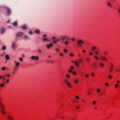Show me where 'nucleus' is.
<instances>
[{"instance_id": "nucleus-1", "label": "nucleus", "mask_w": 120, "mask_h": 120, "mask_svg": "<svg viewBox=\"0 0 120 120\" xmlns=\"http://www.w3.org/2000/svg\"><path fill=\"white\" fill-rule=\"evenodd\" d=\"M1 99L0 98V109L1 113L3 114H4L5 112L4 110V106L3 104L1 101Z\"/></svg>"}, {"instance_id": "nucleus-2", "label": "nucleus", "mask_w": 120, "mask_h": 120, "mask_svg": "<svg viewBox=\"0 0 120 120\" xmlns=\"http://www.w3.org/2000/svg\"><path fill=\"white\" fill-rule=\"evenodd\" d=\"M42 40L45 42H49L50 41V39L49 38H47V35L45 34H43L42 36Z\"/></svg>"}, {"instance_id": "nucleus-3", "label": "nucleus", "mask_w": 120, "mask_h": 120, "mask_svg": "<svg viewBox=\"0 0 120 120\" xmlns=\"http://www.w3.org/2000/svg\"><path fill=\"white\" fill-rule=\"evenodd\" d=\"M84 43L83 41L82 40H79L77 41L78 45L79 47L82 46Z\"/></svg>"}, {"instance_id": "nucleus-4", "label": "nucleus", "mask_w": 120, "mask_h": 120, "mask_svg": "<svg viewBox=\"0 0 120 120\" xmlns=\"http://www.w3.org/2000/svg\"><path fill=\"white\" fill-rule=\"evenodd\" d=\"M65 82L68 87H72V84L69 81L66 80L65 81Z\"/></svg>"}, {"instance_id": "nucleus-5", "label": "nucleus", "mask_w": 120, "mask_h": 120, "mask_svg": "<svg viewBox=\"0 0 120 120\" xmlns=\"http://www.w3.org/2000/svg\"><path fill=\"white\" fill-rule=\"evenodd\" d=\"M53 44L52 43H50L46 45V47L48 49H50L51 48L53 47Z\"/></svg>"}, {"instance_id": "nucleus-6", "label": "nucleus", "mask_w": 120, "mask_h": 120, "mask_svg": "<svg viewBox=\"0 0 120 120\" xmlns=\"http://www.w3.org/2000/svg\"><path fill=\"white\" fill-rule=\"evenodd\" d=\"M31 58L33 60H35L36 61H38L39 59V58L38 56H31Z\"/></svg>"}, {"instance_id": "nucleus-7", "label": "nucleus", "mask_w": 120, "mask_h": 120, "mask_svg": "<svg viewBox=\"0 0 120 120\" xmlns=\"http://www.w3.org/2000/svg\"><path fill=\"white\" fill-rule=\"evenodd\" d=\"M5 10L7 13V14L8 15H10L11 14V11L8 8L6 7L5 8Z\"/></svg>"}, {"instance_id": "nucleus-8", "label": "nucleus", "mask_w": 120, "mask_h": 120, "mask_svg": "<svg viewBox=\"0 0 120 120\" xmlns=\"http://www.w3.org/2000/svg\"><path fill=\"white\" fill-rule=\"evenodd\" d=\"M68 38V36L65 35L62 36L60 37V38L62 40H64L67 39Z\"/></svg>"}, {"instance_id": "nucleus-9", "label": "nucleus", "mask_w": 120, "mask_h": 120, "mask_svg": "<svg viewBox=\"0 0 120 120\" xmlns=\"http://www.w3.org/2000/svg\"><path fill=\"white\" fill-rule=\"evenodd\" d=\"M23 34V33L22 32H19L17 33L16 36L17 37H21Z\"/></svg>"}, {"instance_id": "nucleus-10", "label": "nucleus", "mask_w": 120, "mask_h": 120, "mask_svg": "<svg viewBox=\"0 0 120 120\" xmlns=\"http://www.w3.org/2000/svg\"><path fill=\"white\" fill-rule=\"evenodd\" d=\"M16 47V44L15 42H13L12 43V48L13 49H15Z\"/></svg>"}, {"instance_id": "nucleus-11", "label": "nucleus", "mask_w": 120, "mask_h": 120, "mask_svg": "<svg viewBox=\"0 0 120 120\" xmlns=\"http://www.w3.org/2000/svg\"><path fill=\"white\" fill-rule=\"evenodd\" d=\"M5 29L4 27H2L1 29V34H3L5 32Z\"/></svg>"}, {"instance_id": "nucleus-12", "label": "nucleus", "mask_w": 120, "mask_h": 120, "mask_svg": "<svg viewBox=\"0 0 120 120\" xmlns=\"http://www.w3.org/2000/svg\"><path fill=\"white\" fill-rule=\"evenodd\" d=\"M60 41V40L58 38H56L55 41H53V42L54 44H56L57 43Z\"/></svg>"}, {"instance_id": "nucleus-13", "label": "nucleus", "mask_w": 120, "mask_h": 120, "mask_svg": "<svg viewBox=\"0 0 120 120\" xmlns=\"http://www.w3.org/2000/svg\"><path fill=\"white\" fill-rule=\"evenodd\" d=\"M9 120H13V117L11 115H9L7 116Z\"/></svg>"}, {"instance_id": "nucleus-14", "label": "nucleus", "mask_w": 120, "mask_h": 120, "mask_svg": "<svg viewBox=\"0 0 120 120\" xmlns=\"http://www.w3.org/2000/svg\"><path fill=\"white\" fill-rule=\"evenodd\" d=\"M99 65L100 67L102 68H103L105 66L104 64L101 62H100L99 63Z\"/></svg>"}, {"instance_id": "nucleus-15", "label": "nucleus", "mask_w": 120, "mask_h": 120, "mask_svg": "<svg viewBox=\"0 0 120 120\" xmlns=\"http://www.w3.org/2000/svg\"><path fill=\"white\" fill-rule=\"evenodd\" d=\"M101 59L103 60H107V58L106 57L104 56H102L101 57Z\"/></svg>"}, {"instance_id": "nucleus-16", "label": "nucleus", "mask_w": 120, "mask_h": 120, "mask_svg": "<svg viewBox=\"0 0 120 120\" xmlns=\"http://www.w3.org/2000/svg\"><path fill=\"white\" fill-rule=\"evenodd\" d=\"M72 62L75 63V66L77 67H79V63L78 61H76L75 62L74 61H72Z\"/></svg>"}, {"instance_id": "nucleus-17", "label": "nucleus", "mask_w": 120, "mask_h": 120, "mask_svg": "<svg viewBox=\"0 0 120 120\" xmlns=\"http://www.w3.org/2000/svg\"><path fill=\"white\" fill-rule=\"evenodd\" d=\"M23 39L25 41H26L28 39H29V38L28 36L25 35L23 37Z\"/></svg>"}, {"instance_id": "nucleus-18", "label": "nucleus", "mask_w": 120, "mask_h": 120, "mask_svg": "<svg viewBox=\"0 0 120 120\" xmlns=\"http://www.w3.org/2000/svg\"><path fill=\"white\" fill-rule=\"evenodd\" d=\"M113 67V65L112 64H111L109 69L110 72H111L112 71Z\"/></svg>"}, {"instance_id": "nucleus-19", "label": "nucleus", "mask_w": 120, "mask_h": 120, "mask_svg": "<svg viewBox=\"0 0 120 120\" xmlns=\"http://www.w3.org/2000/svg\"><path fill=\"white\" fill-rule=\"evenodd\" d=\"M68 72L69 73H72L73 74L75 75L76 74V73L75 72L72 71L70 70H69L68 71Z\"/></svg>"}, {"instance_id": "nucleus-20", "label": "nucleus", "mask_w": 120, "mask_h": 120, "mask_svg": "<svg viewBox=\"0 0 120 120\" xmlns=\"http://www.w3.org/2000/svg\"><path fill=\"white\" fill-rule=\"evenodd\" d=\"M5 58L7 60H8L10 59V57L9 56L8 54H7L5 55Z\"/></svg>"}, {"instance_id": "nucleus-21", "label": "nucleus", "mask_w": 120, "mask_h": 120, "mask_svg": "<svg viewBox=\"0 0 120 120\" xmlns=\"http://www.w3.org/2000/svg\"><path fill=\"white\" fill-rule=\"evenodd\" d=\"M59 55L61 57H64V54L62 53H59Z\"/></svg>"}, {"instance_id": "nucleus-22", "label": "nucleus", "mask_w": 120, "mask_h": 120, "mask_svg": "<svg viewBox=\"0 0 120 120\" xmlns=\"http://www.w3.org/2000/svg\"><path fill=\"white\" fill-rule=\"evenodd\" d=\"M55 50L56 51V52H59L60 51V49H59L58 48H56L55 49Z\"/></svg>"}, {"instance_id": "nucleus-23", "label": "nucleus", "mask_w": 120, "mask_h": 120, "mask_svg": "<svg viewBox=\"0 0 120 120\" xmlns=\"http://www.w3.org/2000/svg\"><path fill=\"white\" fill-rule=\"evenodd\" d=\"M21 28L23 30H26L27 29L25 25H24L22 26Z\"/></svg>"}, {"instance_id": "nucleus-24", "label": "nucleus", "mask_w": 120, "mask_h": 120, "mask_svg": "<svg viewBox=\"0 0 120 120\" xmlns=\"http://www.w3.org/2000/svg\"><path fill=\"white\" fill-rule=\"evenodd\" d=\"M34 32L36 34H39L40 32V31L38 30H36L34 31Z\"/></svg>"}, {"instance_id": "nucleus-25", "label": "nucleus", "mask_w": 120, "mask_h": 120, "mask_svg": "<svg viewBox=\"0 0 120 120\" xmlns=\"http://www.w3.org/2000/svg\"><path fill=\"white\" fill-rule=\"evenodd\" d=\"M69 56L70 57H72L75 56V54L73 53H69Z\"/></svg>"}, {"instance_id": "nucleus-26", "label": "nucleus", "mask_w": 120, "mask_h": 120, "mask_svg": "<svg viewBox=\"0 0 120 120\" xmlns=\"http://www.w3.org/2000/svg\"><path fill=\"white\" fill-rule=\"evenodd\" d=\"M69 41H65L64 42V44L66 45H68Z\"/></svg>"}, {"instance_id": "nucleus-27", "label": "nucleus", "mask_w": 120, "mask_h": 120, "mask_svg": "<svg viewBox=\"0 0 120 120\" xmlns=\"http://www.w3.org/2000/svg\"><path fill=\"white\" fill-rule=\"evenodd\" d=\"M13 25L14 26H16L17 25V22H15L13 23Z\"/></svg>"}, {"instance_id": "nucleus-28", "label": "nucleus", "mask_w": 120, "mask_h": 120, "mask_svg": "<svg viewBox=\"0 0 120 120\" xmlns=\"http://www.w3.org/2000/svg\"><path fill=\"white\" fill-rule=\"evenodd\" d=\"M6 75H5L3 76L1 75H0V79H3V77H5Z\"/></svg>"}, {"instance_id": "nucleus-29", "label": "nucleus", "mask_w": 120, "mask_h": 120, "mask_svg": "<svg viewBox=\"0 0 120 120\" xmlns=\"http://www.w3.org/2000/svg\"><path fill=\"white\" fill-rule=\"evenodd\" d=\"M64 52L65 53H67L68 52V50L66 49H64Z\"/></svg>"}, {"instance_id": "nucleus-30", "label": "nucleus", "mask_w": 120, "mask_h": 120, "mask_svg": "<svg viewBox=\"0 0 120 120\" xmlns=\"http://www.w3.org/2000/svg\"><path fill=\"white\" fill-rule=\"evenodd\" d=\"M4 86V83H2L0 84V87L1 88L3 87Z\"/></svg>"}, {"instance_id": "nucleus-31", "label": "nucleus", "mask_w": 120, "mask_h": 120, "mask_svg": "<svg viewBox=\"0 0 120 120\" xmlns=\"http://www.w3.org/2000/svg\"><path fill=\"white\" fill-rule=\"evenodd\" d=\"M19 60L21 62H22L23 61V59L22 58H19Z\"/></svg>"}, {"instance_id": "nucleus-32", "label": "nucleus", "mask_w": 120, "mask_h": 120, "mask_svg": "<svg viewBox=\"0 0 120 120\" xmlns=\"http://www.w3.org/2000/svg\"><path fill=\"white\" fill-rule=\"evenodd\" d=\"M15 63H16L15 65L16 66H18L20 64V63L19 62H15Z\"/></svg>"}, {"instance_id": "nucleus-33", "label": "nucleus", "mask_w": 120, "mask_h": 120, "mask_svg": "<svg viewBox=\"0 0 120 120\" xmlns=\"http://www.w3.org/2000/svg\"><path fill=\"white\" fill-rule=\"evenodd\" d=\"M74 68V67L73 66H71L70 67V69L71 70V71L72 70H73Z\"/></svg>"}, {"instance_id": "nucleus-34", "label": "nucleus", "mask_w": 120, "mask_h": 120, "mask_svg": "<svg viewBox=\"0 0 120 120\" xmlns=\"http://www.w3.org/2000/svg\"><path fill=\"white\" fill-rule=\"evenodd\" d=\"M66 77L68 78H69L70 77V75L68 74H66Z\"/></svg>"}, {"instance_id": "nucleus-35", "label": "nucleus", "mask_w": 120, "mask_h": 120, "mask_svg": "<svg viewBox=\"0 0 120 120\" xmlns=\"http://www.w3.org/2000/svg\"><path fill=\"white\" fill-rule=\"evenodd\" d=\"M51 38L53 40V41H55L56 39V38L55 36L52 37Z\"/></svg>"}, {"instance_id": "nucleus-36", "label": "nucleus", "mask_w": 120, "mask_h": 120, "mask_svg": "<svg viewBox=\"0 0 120 120\" xmlns=\"http://www.w3.org/2000/svg\"><path fill=\"white\" fill-rule=\"evenodd\" d=\"M38 52L39 53H41L42 52V50L41 49H39L38 50Z\"/></svg>"}, {"instance_id": "nucleus-37", "label": "nucleus", "mask_w": 120, "mask_h": 120, "mask_svg": "<svg viewBox=\"0 0 120 120\" xmlns=\"http://www.w3.org/2000/svg\"><path fill=\"white\" fill-rule=\"evenodd\" d=\"M74 82L75 83L77 84L78 82L79 81L77 79H75L74 80Z\"/></svg>"}, {"instance_id": "nucleus-38", "label": "nucleus", "mask_w": 120, "mask_h": 120, "mask_svg": "<svg viewBox=\"0 0 120 120\" xmlns=\"http://www.w3.org/2000/svg\"><path fill=\"white\" fill-rule=\"evenodd\" d=\"M108 77L109 79H111L112 78V76L111 75H110L108 76Z\"/></svg>"}, {"instance_id": "nucleus-39", "label": "nucleus", "mask_w": 120, "mask_h": 120, "mask_svg": "<svg viewBox=\"0 0 120 120\" xmlns=\"http://www.w3.org/2000/svg\"><path fill=\"white\" fill-rule=\"evenodd\" d=\"M6 49V47L5 46H2V50H4Z\"/></svg>"}, {"instance_id": "nucleus-40", "label": "nucleus", "mask_w": 120, "mask_h": 120, "mask_svg": "<svg viewBox=\"0 0 120 120\" xmlns=\"http://www.w3.org/2000/svg\"><path fill=\"white\" fill-rule=\"evenodd\" d=\"M96 49V47L95 46H94L92 48V50H94Z\"/></svg>"}, {"instance_id": "nucleus-41", "label": "nucleus", "mask_w": 120, "mask_h": 120, "mask_svg": "<svg viewBox=\"0 0 120 120\" xmlns=\"http://www.w3.org/2000/svg\"><path fill=\"white\" fill-rule=\"evenodd\" d=\"M107 4L110 7H112V6L111 5V4L110 3L108 2L107 3Z\"/></svg>"}, {"instance_id": "nucleus-42", "label": "nucleus", "mask_w": 120, "mask_h": 120, "mask_svg": "<svg viewBox=\"0 0 120 120\" xmlns=\"http://www.w3.org/2000/svg\"><path fill=\"white\" fill-rule=\"evenodd\" d=\"M96 103V101H93L92 102V103L93 105H95Z\"/></svg>"}, {"instance_id": "nucleus-43", "label": "nucleus", "mask_w": 120, "mask_h": 120, "mask_svg": "<svg viewBox=\"0 0 120 120\" xmlns=\"http://www.w3.org/2000/svg\"><path fill=\"white\" fill-rule=\"evenodd\" d=\"M89 76V75L88 74H86L85 76V77L86 78H88V77Z\"/></svg>"}, {"instance_id": "nucleus-44", "label": "nucleus", "mask_w": 120, "mask_h": 120, "mask_svg": "<svg viewBox=\"0 0 120 120\" xmlns=\"http://www.w3.org/2000/svg\"><path fill=\"white\" fill-rule=\"evenodd\" d=\"M94 57L95 59L97 60H98L99 59L98 57L97 56H95Z\"/></svg>"}, {"instance_id": "nucleus-45", "label": "nucleus", "mask_w": 120, "mask_h": 120, "mask_svg": "<svg viewBox=\"0 0 120 120\" xmlns=\"http://www.w3.org/2000/svg\"><path fill=\"white\" fill-rule=\"evenodd\" d=\"M118 84H116L115 85V88H117L118 87Z\"/></svg>"}, {"instance_id": "nucleus-46", "label": "nucleus", "mask_w": 120, "mask_h": 120, "mask_svg": "<svg viewBox=\"0 0 120 120\" xmlns=\"http://www.w3.org/2000/svg\"><path fill=\"white\" fill-rule=\"evenodd\" d=\"M75 98L76 99L78 100L79 99V97L78 96H76Z\"/></svg>"}, {"instance_id": "nucleus-47", "label": "nucleus", "mask_w": 120, "mask_h": 120, "mask_svg": "<svg viewBox=\"0 0 120 120\" xmlns=\"http://www.w3.org/2000/svg\"><path fill=\"white\" fill-rule=\"evenodd\" d=\"M2 70L3 71H4L6 69V68L5 67H3L2 68Z\"/></svg>"}, {"instance_id": "nucleus-48", "label": "nucleus", "mask_w": 120, "mask_h": 120, "mask_svg": "<svg viewBox=\"0 0 120 120\" xmlns=\"http://www.w3.org/2000/svg\"><path fill=\"white\" fill-rule=\"evenodd\" d=\"M97 91L98 93H99L100 91V89H97Z\"/></svg>"}, {"instance_id": "nucleus-49", "label": "nucleus", "mask_w": 120, "mask_h": 120, "mask_svg": "<svg viewBox=\"0 0 120 120\" xmlns=\"http://www.w3.org/2000/svg\"><path fill=\"white\" fill-rule=\"evenodd\" d=\"M47 62V63H54V62L53 61H49Z\"/></svg>"}, {"instance_id": "nucleus-50", "label": "nucleus", "mask_w": 120, "mask_h": 120, "mask_svg": "<svg viewBox=\"0 0 120 120\" xmlns=\"http://www.w3.org/2000/svg\"><path fill=\"white\" fill-rule=\"evenodd\" d=\"M71 40L73 41H75V39L74 38H72L71 39Z\"/></svg>"}, {"instance_id": "nucleus-51", "label": "nucleus", "mask_w": 120, "mask_h": 120, "mask_svg": "<svg viewBox=\"0 0 120 120\" xmlns=\"http://www.w3.org/2000/svg\"><path fill=\"white\" fill-rule=\"evenodd\" d=\"M91 75L93 76H94V73L92 72L91 73Z\"/></svg>"}, {"instance_id": "nucleus-52", "label": "nucleus", "mask_w": 120, "mask_h": 120, "mask_svg": "<svg viewBox=\"0 0 120 120\" xmlns=\"http://www.w3.org/2000/svg\"><path fill=\"white\" fill-rule=\"evenodd\" d=\"M105 86H107L109 85V84L108 82H106L105 83Z\"/></svg>"}, {"instance_id": "nucleus-53", "label": "nucleus", "mask_w": 120, "mask_h": 120, "mask_svg": "<svg viewBox=\"0 0 120 120\" xmlns=\"http://www.w3.org/2000/svg\"><path fill=\"white\" fill-rule=\"evenodd\" d=\"M95 54H98V52L97 51H95Z\"/></svg>"}, {"instance_id": "nucleus-54", "label": "nucleus", "mask_w": 120, "mask_h": 120, "mask_svg": "<svg viewBox=\"0 0 120 120\" xmlns=\"http://www.w3.org/2000/svg\"><path fill=\"white\" fill-rule=\"evenodd\" d=\"M89 54L91 55H92L93 54V53L92 52H89Z\"/></svg>"}, {"instance_id": "nucleus-55", "label": "nucleus", "mask_w": 120, "mask_h": 120, "mask_svg": "<svg viewBox=\"0 0 120 120\" xmlns=\"http://www.w3.org/2000/svg\"><path fill=\"white\" fill-rule=\"evenodd\" d=\"M5 52L3 53L2 54H1V56H4L5 55Z\"/></svg>"}, {"instance_id": "nucleus-56", "label": "nucleus", "mask_w": 120, "mask_h": 120, "mask_svg": "<svg viewBox=\"0 0 120 120\" xmlns=\"http://www.w3.org/2000/svg\"><path fill=\"white\" fill-rule=\"evenodd\" d=\"M28 33L30 35H32V33L31 32H28Z\"/></svg>"}, {"instance_id": "nucleus-57", "label": "nucleus", "mask_w": 120, "mask_h": 120, "mask_svg": "<svg viewBox=\"0 0 120 120\" xmlns=\"http://www.w3.org/2000/svg\"><path fill=\"white\" fill-rule=\"evenodd\" d=\"M86 60L88 61H89V60H90V59L89 58H86Z\"/></svg>"}, {"instance_id": "nucleus-58", "label": "nucleus", "mask_w": 120, "mask_h": 120, "mask_svg": "<svg viewBox=\"0 0 120 120\" xmlns=\"http://www.w3.org/2000/svg\"><path fill=\"white\" fill-rule=\"evenodd\" d=\"M82 52L84 53H85L86 52V51L85 50H82Z\"/></svg>"}, {"instance_id": "nucleus-59", "label": "nucleus", "mask_w": 120, "mask_h": 120, "mask_svg": "<svg viewBox=\"0 0 120 120\" xmlns=\"http://www.w3.org/2000/svg\"><path fill=\"white\" fill-rule=\"evenodd\" d=\"M9 82V79H8L6 81V82L7 83H8Z\"/></svg>"}, {"instance_id": "nucleus-60", "label": "nucleus", "mask_w": 120, "mask_h": 120, "mask_svg": "<svg viewBox=\"0 0 120 120\" xmlns=\"http://www.w3.org/2000/svg\"><path fill=\"white\" fill-rule=\"evenodd\" d=\"M5 77H3V79L2 80V81H4V80H5Z\"/></svg>"}, {"instance_id": "nucleus-61", "label": "nucleus", "mask_w": 120, "mask_h": 120, "mask_svg": "<svg viewBox=\"0 0 120 120\" xmlns=\"http://www.w3.org/2000/svg\"><path fill=\"white\" fill-rule=\"evenodd\" d=\"M7 76L8 77H9L10 76V75L9 74H7Z\"/></svg>"}, {"instance_id": "nucleus-62", "label": "nucleus", "mask_w": 120, "mask_h": 120, "mask_svg": "<svg viewBox=\"0 0 120 120\" xmlns=\"http://www.w3.org/2000/svg\"><path fill=\"white\" fill-rule=\"evenodd\" d=\"M93 66L94 67H95L96 66V64L94 63L93 64Z\"/></svg>"}, {"instance_id": "nucleus-63", "label": "nucleus", "mask_w": 120, "mask_h": 120, "mask_svg": "<svg viewBox=\"0 0 120 120\" xmlns=\"http://www.w3.org/2000/svg\"><path fill=\"white\" fill-rule=\"evenodd\" d=\"M104 54H106L107 53V52L106 51H105L104 52Z\"/></svg>"}, {"instance_id": "nucleus-64", "label": "nucleus", "mask_w": 120, "mask_h": 120, "mask_svg": "<svg viewBox=\"0 0 120 120\" xmlns=\"http://www.w3.org/2000/svg\"><path fill=\"white\" fill-rule=\"evenodd\" d=\"M16 69H17V68H14V71H15V70H16Z\"/></svg>"}]
</instances>
